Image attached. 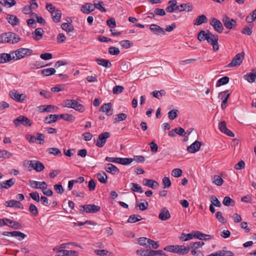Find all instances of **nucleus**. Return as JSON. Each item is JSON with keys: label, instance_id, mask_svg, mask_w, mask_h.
I'll use <instances>...</instances> for the list:
<instances>
[{"label": "nucleus", "instance_id": "obj_1", "mask_svg": "<svg viewBox=\"0 0 256 256\" xmlns=\"http://www.w3.org/2000/svg\"><path fill=\"white\" fill-rule=\"evenodd\" d=\"M20 38L14 32H6L0 36V42L2 43H17L20 40Z\"/></svg>", "mask_w": 256, "mask_h": 256}, {"label": "nucleus", "instance_id": "obj_2", "mask_svg": "<svg viewBox=\"0 0 256 256\" xmlns=\"http://www.w3.org/2000/svg\"><path fill=\"white\" fill-rule=\"evenodd\" d=\"M62 106L64 107L73 108L80 112H83L85 110L82 104L74 100H66L63 102Z\"/></svg>", "mask_w": 256, "mask_h": 256}, {"label": "nucleus", "instance_id": "obj_3", "mask_svg": "<svg viewBox=\"0 0 256 256\" xmlns=\"http://www.w3.org/2000/svg\"><path fill=\"white\" fill-rule=\"evenodd\" d=\"M81 214L96 213L100 210V207L94 204H89L79 206L78 208Z\"/></svg>", "mask_w": 256, "mask_h": 256}, {"label": "nucleus", "instance_id": "obj_4", "mask_svg": "<svg viewBox=\"0 0 256 256\" xmlns=\"http://www.w3.org/2000/svg\"><path fill=\"white\" fill-rule=\"evenodd\" d=\"M44 135L42 133H36V136L32 134H26V139L30 143L36 142L39 144H43L45 142Z\"/></svg>", "mask_w": 256, "mask_h": 256}, {"label": "nucleus", "instance_id": "obj_5", "mask_svg": "<svg viewBox=\"0 0 256 256\" xmlns=\"http://www.w3.org/2000/svg\"><path fill=\"white\" fill-rule=\"evenodd\" d=\"M206 40L212 46L214 51L216 52L218 50V36L217 34H214L208 30V36L206 38Z\"/></svg>", "mask_w": 256, "mask_h": 256}, {"label": "nucleus", "instance_id": "obj_6", "mask_svg": "<svg viewBox=\"0 0 256 256\" xmlns=\"http://www.w3.org/2000/svg\"><path fill=\"white\" fill-rule=\"evenodd\" d=\"M204 244V242L200 241L198 242H192L190 244L189 246L191 249V254L192 256H198L200 254L203 255L202 252L198 249Z\"/></svg>", "mask_w": 256, "mask_h": 256}, {"label": "nucleus", "instance_id": "obj_7", "mask_svg": "<svg viewBox=\"0 0 256 256\" xmlns=\"http://www.w3.org/2000/svg\"><path fill=\"white\" fill-rule=\"evenodd\" d=\"M13 123L16 127L19 126L20 124L26 126H30L32 125V122L30 119L24 116H20L14 119Z\"/></svg>", "mask_w": 256, "mask_h": 256}, {"label": "nucleus", "instance_id": "obj_8", "mask_svg": "<svg viewBox=\"0 0 256 256\" xmlns=\"http://www.w3.org/2000/svg\"><path fill=\"white\" fill-rule=\"evenodd\" d=\"M32 50L30 48H20L15 52H12V54H14L16 57V60L22 58L25 56H30L32 54Z\"/></svg>", "mask_w": 256, "mask_h": 256}, {"label": "nucleus", "instance_id": "obj_9", "mask_svg": "<svg viewBox=\"0 0 256 256\" xmlns=\"http://www.w3.org/2000/svg\"><path fill=\"white\" fill-rule=\"evenodd\" d=\"M244 53L242 52L236 54L232 60L231 62L229 63L226 66L228 68L236 66H240L244 58Z\"/></svg>", "mask_w": 256, "mask_h": 256}, {"label": "nucleus", "instance_id": "obj_10", "mask_svg": "<svg viewBox=\"0 0 256 256\" xmlns=\"http://www.w3.org/2000/svg\"><path fill=\"white\" fill-rule=\"evenodd\" d=\"M222 21L224 26L228 29H233L236 26V20L233 18H230L228 16H224Z\"/></svg>", "mask_w": 256, "mask_h": 256}, {"label": "nucleus", "instance_id": "obj_11", "mask_svg": "<svg viewBox=\"0 0 256 256\" xmlns=\"http://www.w3.org/2000/svg\"><path fill=\"white\" fill-rule=\"evenodd\" d=\"M9 96L10 98L19 102H22L26 98V96L25 94H20L18 92L17 90H13L10 91V92Z\"/></svg>", "mask_w": 256, "mask_h": 256}, {"label": "nucleus", "instance_id": "obj_12", "mask_svg": "<svg viewBox=\"0 0 256 256\" xmlns=\"http://www.w3.org/2000/svg\"><path fill=\"white\" fill-rule=\"evenodd\" d=\"M110 134L108 132H104L100 134L98 137L96 142V146L99 148L102 147L106 142V139L110 138Z\"/></svg>", "mask_w": 256, "mask_h": 256}, {"label": "nucleus", "instance_id": "obj_13", "mask_svg": "<svg viewBox=\"0 0 256 256\" xmlns=\"http://www.w3.org/2000/svg\"><path fill=\"white\" fill-rule=\"evenodd\" d=\"M210 24L217 32L219 33H222V32L224 27L220 20L216 18H212L210 22Z\"/></svg>", "mask_w": 256, "mask_h": 256}, {"label": "nucleus", "instance_id": "obj_14", "mask_svg": "<svg viewBox=\"0 0 256 256\" xmlns=\"http://www.w3.org/2000/svg\"><path fill=\"white\" fill-rule=\"evenodd\" d=\"M218 128L220 131L230 137H234V134L226 128V123L222 121L218 124Z\"/></svg>", "mask_w": 256, "mask_h": 256}, {"label": "nucleus", "instance_id": "obj_15", "mask_svg": "<svg viewBox=\"0 0 256 256\" xmlns=\"http://www.w3.org/2000/svg\"><path fill=\"white\" fill-rule=\"evenodd\" d=\"M30 186L34 188L46 189L48 184L45 182H36L35 180H30Z\"/></svg>", "mask_w": 256, "mask_h": 256}, {"label": "nucleus", "instance_id": "obj_16", "mask_svg": "<svg viewBox=\"0 0 256 256\" xmlns=\"http://www.w3.org/2000/svg\"><path fill=\"white\" fill-rule=\"evenodd\" d=\"M104 170L113 175H116L119 174V169L112 164L108 163L105 165Z\"/></svg>", "mask_w": 256, "mask_h": 256}, {"label": "nucleus", "instance_id": "obj_17", "mask_svg": "<svg viewBox=\"0 0 256 256\" xmlns=\"http://www.w3.org/2000/svg\"><path fill=\"white\" fill-rule=\"evenodd\" d=\"M30 166L38 172H40L44 170V164L38 160L30 161Z\"/></svg>", "mask_w": 256, "mask_h": 256}, {"label": "nucleus", "instance_id": "obj_18", "mask_svg": "<svg viewBox=\"0 0 256 256\" xmlns=\"http://www.w3.org/2000/svg\"><path fill=\"white\" fill-rule=\"evenodd\" d=\"M201 146V142L196 140L192 144L187 147V150L190 153H195L200 150Z\"/></svg>", "mask_w": 256, "mask_h": 256}, {"label": "nucleus", "instance_id": "obj_19", "mask_svg": "<svg viewBox=\"0 0 256 256\" xmlns=\"http://www.w3.org/2000/svg\"><path fill=\"white\" fill-rule=\"evenodd\" d=\"M112 104L110 102L102 104L99 109L100 112H105L108 116H110L112 114Z\"/></svg>", "mask_w": 256, "mask_h": 256}, {"label": "nucleus", "instance_id": "obj_20", "mask_svg": "<svg viewBox=\"0 0 256 256\" xmlns=\"http://www.w3.org/2000/svg\"><path fill=\"white\" fill-rule=\"evenodd\" d=\"M150 30L155 34L158 35L160 34L165 35L166 32L164 29L160 26L156 24H152L150 26Z\"/></svg>", "mask_w": 256, "mask_h": 256}, {"label": "nucleus", "instance_id": "obj_21", "mask_svg": "<svg viewBox=\"0 0 256 256\" xmlns=\"http://www.w3.org/2000/svg\"><path fill=\"white\" fill-rule=\"evenodd\" d=\"M78 252L76 250H60L57 252V256H76Z\"/></svg>", "mask_w": 256, "mask_h": 256}, {"label": "nucleus", "instance_id": "obj_22", "mask_svg": "<svg viewBox=\"0 0 256 256\" xmlns=\"http://www.w3.org/2000/svg\"><path fill=\"white\" fill-rule=\"evenodd\" d=\"M170 218V214L168 210L166 208H162L158 215L159 219L162 220H166Z\"/></svg>", "mask_w": 256, "mask_h": 256}, {"label": "nucleus", "instance_id": "obj_23", "mask_svg": "<svg viewBox=\"0 0 256 256\" xmlns=\"http://www.w3.org/2000/svg\"><path fill=\"white\" fill-rule=\"evenodd\" d=\"M244 78L249 82H254L256 79V70L254 69L252 70L250 72L244 75Z\"/></svg>", "mask_w": 256, "mask_h": 256}, {"label": "nucleus", "instance_id": "obj_24", "mask_svg": "<svg viewBox=\"0 0 256 256\" xmlns=\"http://www.w3.org/2000/svg\"><path fill=\"white\" fill-rule=\"evenodd\" d=\"M142 182L144 186L151 188L153 189L156 188L159 186L158 183L153 180L144 178Z\"/></svg>", "mask_w": 256, "mask_h": 256}, {"label": "nucleus", "instance_id": "obj_25", "mask_svg": "<svg viewBox=\"0 0 256 256\" xmlns=\"http://www.w3.org/2000/svg\"><path fill=\"white\" fill-rule=\"evenodd\" d=\"M16 182L14 178H10L5 182H0V189L6 188L8 189L12 186Z\"/></svg>", "mask_w": 256, "mask_h": 256}, {"label": "nucleus", "instance_id": "obj_26", "mask_svg": "<svg viewBox=\"0 0 256 256\" xmlns=\"http://www.w3.org/2000/svg\"><path fill=\"white\" fill-rule=\"evenodd\" d=\"M94 10V4L91 3H86L81 7V10L84 14H89Z\"/></svg>", "mask_w": 256, "mask_h": 256}, {"label": "nucleus", "instance_id": "obj_27", "mask_svg": "<svg viewBox=\"0 0 256 256\" xmlns=\"http://www.w3.org/2000/svg\"><path fill=\"white\" fill-rule=\"evenodd\" d=\"M15 56H12L11 54L3 53L0 54V64L6 63L10 62L12 60H14Z\"/></svg>", "mask_w": 256, "mask_h": 256}, {"label": "nucleus", "instance_id": "obj_28", "mask_svg": "<svg viewBox=\"0 0 256 256\" xmlns=\"http://www.w3.org/2000/svg\"><path fill=\"white\" fill-rule=\"evenodd\" d=\"M4 222H6L8 224V226L14 229H18L21 226L20 224L18 222L11 220L9 218H4Z\"/></svg>", "mask_w": 256, "mask_h": 256}, {"label": "nucleus", "instance_id": "obj_29", "mask_svg": "<svg viewBox=\"0 0 256 256\" xmlns=\"http://www.w3.org/2000/svg\"><path fill=\"white\" fill-rule=\"evenodd\" d=\"M44 31L42 28H37L32 32V34L34 36V38L36 40H40L44 34Z\"/></svg>", "mask_w": 256, "mask_h": 256}, {"label": "nucleus", "instance_id": "obj_30", "mask_svg": "<svg viewBox=\"0 0 256 256\" xmlns=\"http://www.w3.org/2000/svg\"><path fill=\"white\" fill-rule=\"evenodd\" d=\"M96 62L98 65L103 66L106 68H109L112 66V64L108 60L103 58H96Z\"/></svg>", "mask_w": 256, "mask_h": 256}, {"label": "nucleus", "instance_id": "obj_31", "mask_svg": "<svg viewBox=\"0 0 256 256\" xmlns=\"http://www.w3.org/2000/svg\"><path fill=\"white\" fill-rule=\"evenodd\" d=\"M51 15L52 20L54 22L58 23L60 22L62 16V12L59 9H56L55 12H54L52 14H51Z\"/></svg>", "mask_w": 256, "mask_h": 256}, {"label": "nucleus", "instance_id": "obj_32", "mask_svg": "<svg viewBox=\"0 0 256 256\" xmlns=\"http://www.w3.org/2000/svg\"><path fill=\"white\" fill-rule=\"evenodd\" d=\"M6 18L8 22L12 26H16L18 24L19 20L18 18L14 15L8 14Z\"/></svg>", "mask_w": 256, "mask_h": 256}, {"label": "nucleus", "instance_id": "obj_33", "mask_svg": "<svg viewBox=\"0 0 256 256\" xmlns=\"http://www.w3.org/2000/svg\"><path fill=\"white\" fill-rule=\"evenodd\" d=\"M96 178L102 184H106L108 182V176L105 172H100L96 174Z\"/></svg>", "mask_w": 256, "mask_h": 256}, {"label": "nucleus", "instance_id": "obj_34", "mask_svg": "<svg viewBox=\"0 0 256 256\" xmlns=\"http://www.w3.org/2000/svg\"><path fill=\"white\" fill-rule=\"evenodd\" d=\"M178 248H177V252L176 253L179 254L184 255L187 254L190 250V246H179L178 245Z\"/></svg>", "mask_w": 256, "mask_h": 256}, {"label": "nucleus", "instance_id": "obj_35", "mask_svg": "<svg viewBox=\"0 0 256 256\" xmlns=\"http://www.w3.org/2000/svg\"><path fill=\"white\" fill-rule=\"evenodd\" d=\"M207 22V18L204 14H202L197 17V18L194 20V24L199 26L203 23Z\"/></svg>", "mask_w": 256, "mask_h": 256}, {"label": "nucleus", "instance_id": "obj_36", "mask_svg": "<svg viewBox=\"0 0 256 256\" xmlns=\"http://www.w3.org/2000/svg\"><path fill=\"white\" fill-rule=\"evenodd\" d=\"M127 118V115L124 113H120L114 116V123L119 122L124 120Z\"/></svg>", "mask_w": 256, "mask_h": 256}, {"label": "nucleus", "instance_id": "obj_37", "mask_svg": "<svg viewBox=\"0 0 256 256\" xmlns=\"http://www.w3.org/2000/svg\"><path fill=\"white\" fill-rule=\"evenodd\" d=\"M94 252L96 254L100 256H113V254L112 252H110L106 250H96Z\"/></svg>", "mask_w": 256, "mask_h": 256}, {"label": "nucleus", "instance_id": "obj_38", "mask_svg": "<svg viewBox=\"0 0 256 256\" xmlns=\"http://www.w3.org/2000/svg\"><path fill=\"white\" fill-rule=\"evenodd\" d=\"M168 4H170L168 6L166 7V10L168 12L172 13L174 12V6L177 4V1L176 0H171L168 2Z\"/></svg>", "mask_w": 256, "mask_h": 256}, {"label": "nucleus", "instance_id": "obj_39", "mask_svg": "<svg viewBox=\"0 0 256 256\" xmlns=\"http://www.w3.org/2000/svg\"><path fill=\"white\" fill-rule=\"evenodd\" d=\"M218 256H234V254L227 250V248L226 246H224L222 250H218Z\"/></svg>", "mask_w": 256, "mask_h": 256}, {"label": "nucleus", "instance_id": "obj_40", "mask_svg": "<svg viewBox=\"0 0 256 256\" xmlns=\"http://www.w3.org/2000/svg\"><path fill=\"white\" fill-rule=\"evenodd\" d=\"M222 204L226 206H234L235 202L232 199L230 196H225L223 200Z\"/></svg>", "mask_w": 256, "mask_h": 256}, {"label": "nucleus", "instance_id": "obj_41", "mask_svg": "<svg viewBox=\"0 0 256 256\" xmlns=\"http://www.w3.org/2000/svg\"><path fill=\"white\" fill-rule=\"evenodd\" d=\"M180 12L187 10L188 12H191L192 10V6L190 3L182 4H180Z\"/></svg>", "mask_w": 256, "mask_h": 256}, {"label": "nucleus", "instance_id": "obj_42", "mask_svg": "<svg viewBox=\"0 0 256 256\" xmlns=\"http://www.w3.org/2000/svg\"><path fill=\"white\" fill-rule=\"evenodd\" d=\"M56 121V114H50L44 118V122L46 124H52Z\"/></svg>", "mask_w": 256, "mask_h": 256}, {"label": "nucleus", "instance_id": "obj_43", "mask_svg": "<svg viewBox=\"0 0 256 256\" xmlns=\"http://www.w3.org/2000/svg\"><path fill=\"white\" fill-rule=\"evenodd\" d=\"M256 19V8L254 9L252 13L250 14L246 18V20L247 22H252Z\"/></svg>", "mask_w": 256, "mask_h": 256}, {"label": "nucleus", "instance_id": "obj_44", "mask_svg": "<svg viewBox=\"0 0 256 256\" xmlns=\"http://www.w3.org/2000/svg\"><path fill=\"white\" fill-rule=\"evenodd\" d=\"M56 72V70L54 68H45L42 70V74L44 76H51Z\"/></svg>", "mask_w": 256, "mask_h": 256}, {"label": "nucleus", "instance_id": "obj_45", "mask_svg": "<svg viewBox=\"0 0 256 256\" xmlns=\"http://www.w3.org/2000/svg\"><path fill=\"white\" fill-rule=\"evenodd\" d=\"M133 161V158H119L118 164H122V165H128L130 164Z\"/></svg>", "mask_w": 256, "mask_h": 256}, {"label": "nucleus", "instance_id": "obj_46", "mask_svg": "<svg viewBox=\"0 0 256 256\" xmlns=\"http://www.w3.org/2000/svg\"><path fill=\"white\" fill-rule=\"evenodd\" d=\"M158 255L166 256L165 252L162 250H150L149 256H157Z\"/></svg>", "mask_w": 256, "mask_h": 256}, {"label": "nucleus", "instance_id": "obj_47", "mask_svg": "<svg viewBox=\"0 0 256 256\" xmlns=\"http://www.w3.org/2000/svg\"><path fill=\"white\" fill-rule=\"evenodd\" d=\"M208 36V30L206 32L204 30H201L198 34L197 38L200 42H203L206 40V38Z\"/></svg>", "mask_w": 256, "mask_h": 256}, {"label": "nucleus", "instance_id": "obj_48", "mask_svg": "<svg viewBox=\"0 0 256 256\" xmlns=\"http://www.w3.org/2000/svg\"><path fill=\"white\" fill-rule=\"evenodd\" d=\"M47 152L52 154H54V156L60 155L61 156L62 155L60 150L58 148H50L47 150Z\"/></svg>", "mask_w": 256, "mask_h": 256}, {"label": "nucleus", "instance_id": "obj_49", "mask_svg": "<svg viewBox=\"0 0 256 256\" xmlns=\"http://www.w3.org/2000/svg\"><path fill=\"white\" fill-rule=\"evenodd\" d=\"M230 78L228 76H225L218 80L216 83V86H219L221 85H224L228 84L229 82Z\"/></svg>", "mask_w": 256, "mask_h": 256}, {"label": "nucleus", "instance_id": "obj_50", "mask_svg": "<svg viewBox=\"0 0 256 256\" xmlns=\"http://www.w3.org/2000/svg\"><path fill=\"white\" fill-rule=\"evenodd\" d=\"M131 184L132 186L131 188L132 190L140 193H142L144 192L142 188L138 184L136 183H132Z\"/></svg>", "mask_w": 256, "mask_h": 256}, {"label": "nucleus", "instance_id": "obj_51", "mask_svg": "<svg viewBox=\"0 0 256 256\" xmlns=\"http://www.w3.org/2000/svg\"><path fill=\"white\" fill-rule=\"evenodd\" d=\"M194 238L193 234H186L182 233V235L180 237V239L182 241H188V240L192 239Z\"/></svg>", "mask_w": 256, "mask_h": 256}, {"label": "nucleus", "instance_id": "obj_52", "mask_svg": "<svg viewBox=\"0 0 256 256\" xmlns=\"http://www.w3.org/2000/svg\"><path fill=\"white\" fill-rule=\"evenodd\" d=\"M150 240V238L144 237H142L138 238V242L140 246H146V247H148Z\"/></svg>", "mask_w": 256, "mask_h": 256}, {"label": "nucleus", "instance_id": "obj_53", "mask_svg": "<svg viewBox=\"0 0 256 256\" xmlns=\"http://www.w3.org/2000/svg\"><path fill=\"white\" fill-rule=\"evenodd\" d=\"M12 156V154L6 150H0V158H9Z\"/></svg>", "mask_w": 256, "mask_h": 256}, {"label": "nucleus", "instance_id": "obj_54", "mask_svg": "<svg viewBox=\"0 0 256 256\" xmlns=\"http://www.w3.org/2000/svg\"><path fill=\"white\" fill-rule=\"evenodd\" d=\"M213 179V182L218 186H220L224 182L222 178L219 176L214 175Z\"/></svg>", "mask_w": 256, "mask_h": 256}, {"label": "nucleus", "instance_id": "obj_55", "mask_svg": "<svg viewBox=\"0 0 256 256\" xmlns=\"http://www.w3.org/2000/svg\"><path fill=\"white\" fill-rule=\"evenodd\" d=\"M178 110L174 109L168 112V117L170 120H173L178 116Z\"/></svg>", "mask_w": 256, "mask_h": 256}, {"label": "nucleus", "instance_id": "obj_56", "mask_svg": "<svg viewBox=\"0 0 256 256\" xmlns=\"http://www.w3.org/2000/svg\"><path fill=\"white\" fill-rule=\"evenodd\" d=\"M62 28L64 30L68 31V32H71L74 31V26L72 25H70L64 22L61 25Z\"/></svg>", "mask_w": 256, "mask_h": 256}, {"label": "nucleus", "instance_id": "obj_57", "mask_svg": "<svg viewBox=\"0 0 256 256\" xmlns=\"http://www.w3.org/2000/svg\"><path fill=\"white\" fill-rule=\"evenodd\" d=\"M29 211L34 216H36L38 214L36 206L33 204H30Z\"/></svg>", "mask_w": 256, "mask_h": 256}, {"label": "nucleus", "instance_id": "obj_58", "mask_svg": "<svg viewBox=\"0 0 256 256\" xmlns=\"http://www.w3.org/2000/svg\"><path fill=\"white\" fill-rule=\"evenodd\" d=\"M124 88L121 86H116L112 88V92L114 94H118L123 92Z\"/></svg>", "mask_w": 256, "mask_h": 256}, {"label": "nucleus", "instance_id": "obj_59", "mask_svg": "<svg viewBox=\"0 0 256 256\" xmlns=\"http://www.w3.org/2000/svg\"><path fill=\"white\" fill-rule=\"evenodd\" d=\"M144 202H140L138 204H136V207H138L139 210L144 211L146 210L148 206V202L146 200H142Z\"/></svg>", "mask_w": 256, "mask_h": 256}, {"label": "nucleus", "instance_id": "obj_60", "mask_svg": "<svg viewBox=\"0 0 256 256\" xmlns=\"http://www.w3.org/2000/svg\"><path fill=\"white\" fill-rule=\"evenodd\" d=\"M216 217L219 222L225 224L226 222V220L222 216V212L218 211L216 214Z\"/></svg>", "mask_w": 256, "mask_h": 256}, {"label": "nucleus", "instance_id": "obj_61", "mask_svg": "<svg viewBox=\"0 0 256 256\" xmlns=\"http://www.w3.org/2000/svg\"><path fill=\"white\" fill-rule=\"evenodd\" d=\"M178 248V245L168 246L164 247V250L167 252L176 253L177 248Z\"/></svg>", "mask_w": 256, "mask_h": 256}, {"label": "nucleus", "instance_id": "obj_62", "mask_svg": "<svg viewBox=\"0 0 256 256\" xmlns=\"http://www.w3.org/2000/svg\"><path fill=\"white\" fill-rule=\"evenodd\" d=\"M210 202H212V204L214 206L216 207L220 208L221 206V204L218 198L214 196H212L210 198Z\"/></svg>", "mask_w": 256, "mask_h": 256}, {"label": "nucleus", "instance_id": "obj_63", "mask_svg": "<svg viewBox=\"0 0 256 256\" xmlns=\"http://www.w3.org/2000/svg\"><path fill=\"white\" fill-rule=\"evenodd\" d=\"M120 44L124 48L126 49L131 46L132 42L128 40H122L120 42Z\"/></svg>", "mask_w": 256, "mask_h": 256}, {"label": "nucleus", "instance_id": "obj_64", "mask_svg": "<svg viewBox=\"0 0 256 256\" xmlns=\"http://www.w3.org/2000/svg\"><path fill=\"white\" fill-rule=\"evenodd\" d=\"M108 52L111 55H118L120 53L118 48L114 46H110L108 48Z\"/></svg>", "mask_w": 256, "mask_h": 256}]
</instances>
